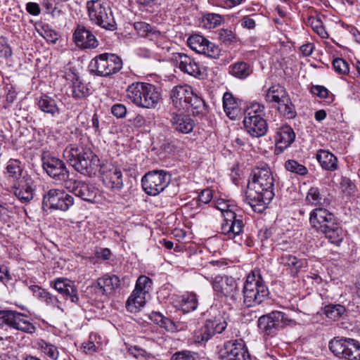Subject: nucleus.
<instances>
[{
	"label": "nucleus",
	"instance_id": "f257e3e1",
	"mask_svg": "<svg viewBox=\"0 0 360 360\" xmlns=\"http://www.w3.org/2000/svg\"><path fill=\"white\" fill-rule=\"evenodd\" d=\"M309 222L318 232H321L336 245H339L343 238L344 232L338 224L335 222L333 214L326 209L316 208L310 213Z\"/></svg>",
	"mask_w": 360,
	"mask_h": 360
},
{
	"label": "nucleus",
	"instance_id": "f03ea898",
	"mask_svg": "<svg viewBox=\"0 0 360 360\" xmlns=\"http://www.w3.org/2000/svg\"><path fill=\"white\" fill-rule=\"evenodd\" d=\"M127 98L136 106L146 109L157 108L162 100L159 89L148 82H134L126 89Z\"/></svg>",
	"mask_w": 360,
	"mask_h": 360
},
{
	"label": "nucleus",
	"instance_id": "7ed1b4c3",
	"mask_svg": "<svg viewBox=\"0 0 360 360\" xmlns=\"http://www.w3.org/2000/svg\"><path fill=\"white\" fill-rule=\"evenodd\" d=\"M243 294V303L248 307L259 305L268 298L269 289L259 269H255L247 276Z\"/></svg>",
	"mask_w": 360,
	"mask_h": 360
},
{
	"label": "nucleus",
	"instance_id": "20e7f679",
	"mask_svg": "<svg viewBox=\"0 0 360 360\" xmlns=\"http://www.w3.org/2000/svg\"><path fill=\"white\" fill-rule=\"evenodd\" d=\"M245 195L252 210L262 213L274 196L273 181H248Z\"/></svg>",
	"mask_w": 360,
	"mask_h": 360
},
{
	"label": "nucleus",
	"instance_id": "39448f33",
	"mask_svg": "<svg viewBox=\"0 0 360 360\" xmlns=\"http://www.w3.org/2000/svg\"><path fill=\"white\" fill-rule=\"evenodd\" d=\"M86 8L92 23L107 30L114 31L117 29L112 9L107 2L103 0H89L86 3Z\"/></svg>",
	"mask_w": 360,
	"mask_h": 360
},
{
	"label": "nucleus",
	"instance_id": "423d86ee",
	"mask_svg": "<svg viewBox=\"0 0 360 360\" xmlns=\"http://www.w3.org/2000/svg\"><path fill=\"white\" fill-rule=\"evenodd\" d=\"M122 68V60L117 55L109 53L99 54L89 63V71L94 75L107 77L118 72Z\"/></svg>",
	"mask_w": 360,
	"mask_h": 360
},
{
	"label": "nucleus",
	"instance_id": "0eeeda50",
	"mask_svg": "<svg viewBox=\"0 0 360 360\" xmlns=\"http://www.w3.org/2000/svg\"><path fill=\"white\" fill-rule=\"evenodd\" d=\"M217 209L221 212L224 218L221 225V233L227 236L228 238L233 239L239 236L244 226L241 217H238L235 212L228 209L229 205L222 199L214 202Z\"/></svg>",
	"mask_w": 360,
	"mask_h": 360
},
{
	"label": "nucleus",
	"instance_id": "6e6552de",
	"mask_svg": "<svg viewBox=\"0 0 360 360\" xmlns=\"http://www.w3.org/2000/svg\"><path fill=\"white\" fill-rule=\"evenodd\" d=\"M330 351L338 359L360 360V342L354 339L335 337L328 343Z\"/></svg>",
	"mask_w": 360,
	"mask_h": 360
},
{
	"label": "nucleus",
	"instance_id": "1a4fd4ad",
	"mask_svg": "<svg viewBox=\"0 0 360 360\" xmlns=\"http://www.w3.org/2000/svg\"><path fill=\"white\" fill-rule=\"evenodd\" d=\"M94 154L87 147L82 146L67 147L63 151V158L75 169L81 174L88 173Z\"/></svg>",
	"mask_w": 360,
	"mask_h": 360
},
{
	"label": "nucleus",
	"instance_id": "9d476101",
	"mask_svg": "<svg viewBox=\"0 0 360 360\" xmlns=\"http://www.w3.org/2000/svg\"><path fill=\"white\" fill-rule=\"evenodd\" d=\"M265 100L269 103L278 104V112L288 119L294 118L296 110L285 89L280 85H273L265 94Z\"/></svg>",
	"mask_w": 360,
	"mask_h": 360
},
{
	"label": "nucleus",
	"instance_id": "9b49d317",
	"mask_svg": "<svg viewBox=\"0 0 360 360\" xmlns=\"http://www.w3.org/2000/svg\"><path fill=\"white\" fill-rule=\"evenodd\" d=\"M290 322L285 314L279 311H273L260 316L257 326L264 336H274Z\"/></svg>",
	"mask_w": 360,
	"mask_h": 360
},
{
	"label": "nucleus",
	"instance_id": "f8f14e48",
	"mask_svg": "<svg viewBox=\"0 0 360 360\" xmlns=\"http://www.w3.org/2000/svg\"><path fill=\"white\" fill-rule=\"evenodd\" d=\"M153 281L146 276L138 278L135 289L128 298L126 307L128 311L136 313L146 303V295L149 292Z\"/></svg>",
	"mask_w": 360,
	"mask_h": 360
},
{
	"label": "nucleus",
	"instance_id": "ddd939ff",
	"mask_svg": "<svg viewBox=\"0 0 360 360\" xmlns=\"http://www.w3.org/2000/svg\"><path fill=\"white\" fill-rule=\"evenodd\" d=\"M212 288L219 297L236 302L239 297V288L236 280L232 276H216L211 281Z\"/></svg>",
	"mask_w": 360,
	"mask_h": 360
},
{
	"label": "nucleus",
	"instance_id": "4468645a",
	"mask_svg": "<svg viewBox=\"0 0 360 360\" xmlns=\"http://www.w3.org/2000/svg\"><path fill=\"white\" fill-rule=\"evenodd\" d=\"M0 321L11 328L25 333L32 334L36 331V327L27 316L16 311L1 310Z\"/></svg>",
	"mask_w": 360,
	"mask_h": 360
},
{
	"label": "nucleus",
	"instance_id": "2eb2a0df",
	"mask_svg": "<svg viewBox=\"0 0 360 360\" xmlns=\"http://www.w3.org/2000/svg\"><path fill=\"white\" fill-rule=\"evenodd\" d=\"M73 198L60 189H51L44 195L43 207L53 210L67 211L73 205Z\"/></svg>",
	"mask_w": 360,
	"mask_h": 360
},
{
	"label": "nucleus",
	"instance_id": "dca6fc26",
	"mask_svg": "<svg viewBox=\"0 0 360 360\" xmlns=\"http://www.w3.org/2000/svg\"><path fill=\"white\" fill-rule=\"evenodd\" d=\"M221 360H250V355L242 340L227 341L219 352Z\"/></svg>",
	"mask_w": 360,
	"mask_h": 360
},
{
	"label": "nucleus",
	"instance_id": "f3484780",
	"mask_svg": "<svg viewBox=\"0 0 360 360\" xmlns=\"http://www.w3.org/2000/svg\"><path fill=\"white\" fill-rule=\"evenodd\" d=\"M188 46L196 53L212 58H218L220 49L200 34H193L187 39Z\"/></svg>",
	"mask_w": 360,
	"mask_h": 360
},
{
	"label": "nucleus",
	"instance_id": "a211bd4d",
	"mask_svg": "<svg viewBox=\"0 0 360 360\" xmlns=\"http://www.w3.org/2000/svg\"><path fill=\"white\" fill-rule=\"evenodd\" d=\"M173 60L184 73L195 77H200L203 75V67L194 58L186 53H175L173 54Z\"/></svg>",
	"mask_w": 360,
	"mask_h": 360
},
{
	"label": "nucleus",
	"instance_id": "6ab92c4d",
	"mask_svg": "<svg viewBox=\"0 0 360 360\" xmlns=\"http://www.w3.org/2000/svg\"><path fill=\"white\" fill-rule=\"evenodd\" d=\"M42 166L51 178L58 177L62 180H65L68 178V172L65 164L62 160L56 157L51 156L49 154L43 155Z\"/></svg>",
	"mask_w": 360,
	"mask_h": 360
},
{
	"label": "nucleus",
	"instance_id": "aec40b11",
	"mask_svg": "<svg viewBox=\"0 0 360 360\" xmlns=\"http://www.w3.org/2000/svg\"><path fill=\"white\" fill-rule=\"evenodd\" d=\"M295 139V134L289 125H283L278 128L274 137L275 154L279 155L283 153L293 143Z\"/></svg>",
	"mask_w": 360,
	"mask_h": 360
},
{
	"label": "nucleus",
	"instance_id": "412c9836",
	"mask_svg": "<svg viewBox=\"0 0 360 360\" xmlns=\"http://www.w3.org/2000/svg\"><path fill=\"white\" fill-rule=\"evenodd\" d=\"M76 45L81 49H94L98 46V41L94 34L83 25H77L73 34Z\"/></svg>",
	"mask_w": 360,
	"mask_h": 360
},
{
	"label": "nucleus",
	"instance_id": "4be33fe9",
	"mask_svg": "<svg viewBox=\"0 0 360 360\" xmlns=\"http://www.w3.org/2000/svg\"><path fill=\"white\" fill-rule=\"evenodd\" d=\"M65 186L86 201H91L96 195V188L86 181H65Z\"/></svg>",
	"mask_w": 360,
	"mask_h": 360
},
{
	"label": "nucleus",
	"instance_id": "5701e85b",
	"mask_svg": "<svg viewBox=\"0 0 360 360\" xmlns=\"http://www.w3.org/2000/svg\"><path fill=\"white\" fill-rule=\"evenodd\" d=\"M192 88L188 85L174 86L170 93V98L174 107L179 110L188 108V99L192 96Z\"/></svg>",
	"mask_w": 360,
	"mask_h": 360
},
{
	"label": "nucleus",
	"instance_id": "b1692460",
	"mask_svg": "<svg viewBox=\"0 0 360 360\" xmlns=\"http://www.w3.org/2000/svg\"><path fill=\"white\" fill-rule=\"evenodd\" d=\"M243 124L248 133L252 137L263 136L268 129L266 120L259 116H245Z\"/></svg>",
	"mask_w": 360,
	"mask_h": 360
},
{
	"label": "nucleus",
	"instance_id": "393cba45",
	"mask_svg": "<svg viewBox=\"0 0 360 360\" xmlns=\"http://www.w3.org/2000/svg\"><path fill=\"white\" fill-rule=\"evenodd\" d=\"M36 104L41 112L52 117H57L60 114V108L58 101L46 94L41 95L37 98Z\"/></svg>",
	"mask_w": 360,
	"mask_h": 360
},
{
	"label": "nucleus",
	"instance_id": "a878e982",
	"mask_svg": "<svg viewBox=\"0 0 360 360\" xmlns=\"http://www.w3.org/2000/svg\"><path fill=\"white\" fill-rule=\"evenodd\" d=\"M169 119L173 127L179 132L188 134L193 129L194 122L187 115L172 112Z\"/></svg>",
	"mask_w": 360,
	"mask_h": 360
},
{
	"label": "nucleus",
	"instance_id": "bb28decb",
	"mask_svg": "<svg viewBox=\"0 0 360 360\" xmlns=\"http://www.w3.org/2000/svg\"><path fill=\"white\" fill-rule=\"evenodd\" d=\"M120 278L114 274H106L97 279V286L103 295L112 294L120 285Z\"/></svg>",
	"mask_w": 360,
	"mask_h": 360
},
{
	"label": "nucleus",
	"instance_id": "cd10ccee",
	"mask_svg": "<svg viewBox=\"0 0 360 360\" xmlns=\"http://www.w3.org/2000/svg\"><path fill=\"white\" fill-rule=\"evenodd\" d=\"M242 101L233 96L229 92H226L223 96V107L226 115L231 119L235 120L241 112Z\"/></svg>",
	"mask_w": 360,
	"mask_h": 360
},
{
	"label": "nucleus",
	"instance_id": "c85d7f7f",
	"mask_svg": "<svg viewBox=\"0 0 360 360\" xmlns=\"http://www.w3.org/2000/svg\"><path fill=\"white\" fill-rule=\"evenodd\" d=\"M5 174L6 177L19 180L25 179L26 177V172L22 162L17 159H11L7 162Z\"/></svg>",
	"mask_w": 360,
	"mask_h": 360
},
{
	"label": "nucleus",
	"instance_id": "c756f323",
	"mask_svg": "<svg viewBox=\"0 0 360 360\" xmlns=\"http://www.w3.org/2000/svg\"><path fill=\"white\" fill-rule=\"evenodd\" d=\"M280 263L286 266L292 276H296L303 266V261L295 256L288 253L283 254L280 258Z\"/></svg>",
	"mask_w": 360,
	"mask_h": 360
},
{
	"label": "nucleus",
	"instance_id": "7c9ffc66",
	"mask_svg": "<svg viewBox=\"0 0 360 360\" xmlns=\"http://www.w3.org/2000/svg\"><path fill=\"white\" fill-rule=\"evenodd\" d=\"M316 159L322 168L326 170L333 171L338 168V159L331 153L320 150L316 154Z\"/></svg>",
	"mask_w": 360,
	"mask_h": 360
},
{
	"label": "nucleus",
	"instance_id": "2f4dec72",
	"mask_svg": "<svg viewBox=\"0 0 360 360\" xmlns=\"http://www.w3.org/2000/svg\"><path fill=\"white\" fill-rule=\"evenodd\" d=\"M150 319L155 324L165 328L167 331L173 333L176 330L174 322L170 319L163 316L160 312L152 311L150 314Z\"/></svg>",
	"mask_w": 360,
	"mask_h": 360
},
{
	"label": "nucleus",
	"instance_id": "473e14b6",
	"mask_svg": "<svg viewBox=\"0 0 360 360\" xmlns=\"http://www.w3.org/2000/svg\"><path fill=\"white\" fill-rule=\"evenodd\" d=\"M37 348L51 360H58L59 351L58 347L44 340H39L36 343Z\"/></svg>",
	"mask_w": 360,
	"mask_h": 360
},
{
	"label": "nucleus",
	"instance_id": "72a5a7b5",
	"mask_svg": "<svg viewBox=\"0 0 360 360\" xmlns=\"http://www.w3.org/2000/svg\"><path fill=\"white\" fill-rule=\"evenodd\" d=\"M252 72L250 65L245 62H237L229 66V73L238 79H245Z\"/></svg>",
	"mask_w": 360,
	"mask_h": 360
},
{
	"label": "nucleus",
	"instance_id": "f704fd0d",
	"mask_svg": "<svg viewBox=\"0 0 360 360\" xmlns=\"http://www.w3.org/2000/svg\"><path fill=\"white\" fill-rule=\"evenodd\" d=\"M205 323L210 331L212 336L215 334H221L227 327V322L221 316H216L212 319H207Z\"/></svg>",
	"mask_w": 360,
	"mask_h": 360
},
{
	"label": "nucleus",
	"instance_id": "c9c22d12",
	"mask_svg": "<svg viewBox=\"0 0 360 360\" xmlns=\"http://www.w3.org/2000/svg\"><path fill=\"white\" fill-rule=\"evenodd\" d=\"M90 89L88 84L76 79L72 82V96L77 100H82L86 98L90 95Z\"/></svg>",
	"mask_w": 360,
	"mask_h": 360
},
{
	"label": "nucleus",
	"instance_id": "e433bc0d",
	"mask_svg": "<svg viewBox=\"0 0 360 360\" xmlns=\"http://www.w3.org/2000/svg\"><path fill=\"white\" fill-rule=\"evenodd\" d=\"M198 299L195 294L188 293L181 297L179 307L184 313H188L196 309Z\"/></svg>",
	"mask_w": 360,
	"mask_h": 360
},
{
	"label": "nucleus",
	"instance_id": "4c0bfd02",
	"mask_svg": "<svg viewBox=\"0 0 360 360\" xmlns=\"http://www.w3.org/2000/svg\"><path fill=\"white\" fill-rule=\"evenodd\" d=\"M33 188L26 181L18 186H14V194L22 202H29L33 198Z\"/></svg>",
	"mask_w": 360,
	"mask_h": 360
},
{
	"label": "nucleus",
	"instance_id": "58836bf2",
	"mask_svg": "<svg viewBox=\"0 0 360 360\" xmlns=\"http://www.w3.org/2000/svg\"><path fill=\"white\" fill-rule=\"evenodd\" d=\"M169 184V181H141L144 191L150 195H156L162 192Z\"/></svg>",
	"mask_w": 360,
	"mask_h": 360
},
{
	"label": "nucleus",
	"instance_id": "ea45409f",
	"mask_svg": "<svg viewBox=\"0 0 360 360\" xmlns=\"http://www.w3.org/2000/svg\"><path fill=\"white\" fill-rule=\"evenodd\" d=\"M75 285L71 281L63 278H58L51 283V286L53 287L57 292L60 293L63 297H65L70 293L71 288H74Z\"/></svg>",
	"mask_w": 360,
	"mask_h": 360
},
{
	"label": "nucleus",
	"instance_id": "a19ab883",
	"mask_svg": "<svg viewBox=\"0 0 360 360\" xmlns=\"http://www.w3.org/2000/svg\"><path fill=\"white\" fill-rule=\"evenodd\" d=\"M39 299L46 303V305L56 309L61 312H64L63 304L62 300H60L58 297L51 294L49 292L46 291L42 292V295H39Z\"/></svg>",
	"mask_w": 360,
	"mask_h": 360
},
{
	"label": "nucleus",
	"instance_id": "79ce46f5",
	"mask_svg": "<svg viewBox=\"0 0 360 360\" xmlns=\"http://www.w3.org/2000/svg\"><path fill=\"white\" fill-rule=\"evenodd\" d=\"M212 335L206 324L195 330L193 335V341L195 344L202 345L207 342L211 338Z\"/></svg>",
	"mask_w": 360,
	"mask_h": 360
},
{
	"label": "nucleus",
	"instance_id": "37998d69",
	"mask_svg": "<svg viewBox=\"0 0 360 360\" xmlns=\"http://www.w3.org/2000/svg\"><path fill=\"white\" fill-rule=\"evenodd\" d=\"M345 307L341 304H328L324 307L326 316L334 321L339 319L345 313Z\"/></svg>",
	"mask_w": 360,
	"mask_h": 360
},
{
	"label": "nucleus",
	"instance_id": "c03bdc74",
	"mask_svg": "<svg viewBox=\"0 0 360 360\" xmlns=\"http://www.w3.org/2000/svg\"><path fill=\"white\" fill-rule=\"evenodd\" d=\"M205 108L204 101L192 91V96H190L188 99V108H185V110H188L191 109L193 110V114H198L202 112Z\"/></svg>",
	"mask_w": 360,
	"mask_h": 360
},
{
	"label": "nucleus",
	"instance_id": "a18cd8bd",
	"mask_svg": "<svg viewBox=\"0 0 360 360\" xmlns=\"http://www.w3.org/2000/svg\"><path fill=\"white\" fill-rule=\"evenodd\" d=\"M41 6L45 9V13L50 14L53 18H58L63 14L61 8L58 4H55L54 0H42Z\"/></svg>",
	"mask_w": 360,
	"mask_h": 360
},
{
	"label": "nucleus",
	"instance_id": "49530a36",
	"mask_svg": "<svg viewBox=\"0 0 360 360\" xmlns=\"http://www.w3.org/2000/svg\"><path fill=\"white\" fill-rule=\"evenodd\" d=\"M150 41H153L158 48L164 49L167 44V38L165 33L157 30L155 27L152 30L147 37Z\"/></svg>",
	"mask_w": 360,
	"mask_h": 360
},
{
	"label": "nucleus",
	"instance_id": "de8ad7c7",
	"mask_svg": "<svg viewBox=\"0 0 360 360\" xmlns=\"http://www.w3.org/2000/svg\"><path fill=\"white\" fill-rule=\"evenodd\" d=\"M253 180H274L270 168L267 166L257 167L252 172Z\"/></svg>",
	"mask_w": 360,
	"mask_h": 360
},
{
	"label": "nucleus",
	"instance_id": "09e8293b",
	"mask_svg": "<svg viewBox=\"0 0 360 360\" xmlns=\"http://www.w3.org/2000/svg\"><path fill=\"white\" fill-rule=\"evenodd\" d=\"M172 175L163 169H154L146 172L141 180H171Z\"/></svg>",
	"mask_w": 360,
	"mask_h": 360
},
{
	"label": "nucleus",
	"instance_id": "8fccbe9b",
	"mask_svg": "<svg viewBox=\"0 0 360 360\" xmlns=\"http://www.w3.org/2000/svg\"><path fill=\"white\" fill-rule=\"evenodd\" d=\"M308 23L311 27L312 30L317 33L321 38H327L328 33L326 32L323 22L317 17L311 16L308 18Z\"/></svg>",
	"mask_w": 360,
	"mask_h": 360
},
{
	"label": "nucleus",
	"instance_id": "3c124183",
	"mask_svg": "<svg viewBox=\"0 0 360 360\" xmlns=\"http://www.w3.org/2000/svg\"><path fill=\"white\" fill-rule=\"evenodd\" d=\"M170 360H200V356L195 352L184 349L174 353Z\"/></svg>",
	"mask_w": 360,
	"mask_h": 360
},
{
	"label": "nucleus",
	"instance_id": "603ef678",
	"mask_svg": "<svg viewBox=\"0 0 360 360\" xmlns=\"http://www.w3.org/2000/svg\"><path fill=\"white\" fill-rule=\"evenodd\" d=\"M221 22V15L214 13H207L202 18L203 27L209 30L215 28Z\"/></svg>",
	"mask_w": 360,
	"mask_h": 360
},
{
	"label": "nucleus",
	"instance_id": "864d4df0",
	"mask_svg": "<svg viewBox=\"0 0 360 360\" xmlns=\"http://www.w3.org/2000/svg\"><path fill=\"white\" fill-rule=\"evenodd\" d=\"M285 167L288 171L301 176L305 175L307 173V167L295 160H288L285 164Z\"/></svg>",
	"mask_w": 360,
	"mask_h": 360
},
{
	"label": "nucleus",
	"instance_id": "5fc2aeb1",
	"mask_svg": "<svg viewBox=\"0 0 360 360\" xmlns=\"http://www.w3.org/2000/svg\"><path fill=\"white\" fill-rule=\"evenodd\" d=\"M37 32L49 42L54 44L58 40L56 32L51 30L48 25H43L40 30H37Z\"/></svg>",
	"mask_w": 360,
	"mask_h": 360
},
{
	"label": "nucleus",
	"instance_id": "6e6d98bb",
	"mask_svg": "<svg viewBox=\"0 0 360 360\" xmlns=\"http://www.w3.org/2000/svg\"><path fill=\"white\" fill-rule=\"evenodd\" d=\"M265 108L264 105L259 103H252L248 108L245 116H252V117H263L265 115Z\"/></svg>",
	"mask_w": 360,
	"mask_h": 360
},
{
	"label": "nucleus",
	"instance_id": "4d7b16f0",
	"mask_svg": "<svg viewBox=\"0 0 360 360\" xmlns=\"http://www.w3.org/2000/svg\"><path fill=\"white\" fill-rule=\"evenodd\" d=\"M134 27L141 37L146 38L154 28V27L143 21L135 22Z\"/></svg>",
	"mask_w": 360,
	"mask_h": 360
},
{
	"label": "nucleus",
	"instance_id": "13d9d810",
	"mask_svg": "<svg viewBox=\"0 0 360 360\" xmlns=\"http://www.w3.org/2000/svg\"><path fill=\"white\" fill-rule=\"evenodd\" d=\"M332 64L335 71L338 74L346 75L349 72L348 63L341 58H335Z\"/></svg>",
	"mask_w": 360,
	"mask_h": 360
},
{
	"label": "nucleus",
	"instance_id": "bf43d9fd",
	"mask_svg": "<svg viewBox=\"0 0 360 360\" xmlns=\"http://www.w3.org/2000/svg\"><path fill=\"white\" fill-rule=\"evenodd\" d=\"M322 195L319 189L316 187H311L307 193V200L313 205H321Z\"/></svg>",
	"mask_w": 360,
	"mask_h": 360
},
{
	"label": "nucleus",
	"instance_id": "052dcab7",
	"mask_svg": "<svg viewBox=\"0 0 360 360\" xmlns=\"http://www.w3.org/2000/svg\"><path fill=\"white\" fill-rule=\"evenodd\" d=\"M0 281L7 288L14 285L15 280L13 278L6 266H0Z\"/></svg>",
	"mask_w": 360,
	"mask_h": 360
},
{
	"label": "nucleus",
	"instance_id": "680f3d73",
	"mask_svg": "<svg viewBox=\"0 0 360 360\" xmlns=\"http://www.w3.org/2000/svg\"><path fill=\"white\" fill-rule=\"evenodd\" d=\"M219 40L226 46H230L236 41V37L232 31L222 30L219 32Z\"/></svg>",
	"mask_w": 360,
	"mask_h": 360
},
{
	"label": "nucleus",
	"instance_id": "e2e57ef3",
	"mask_svg": "<svg viewBox=\"0 0 360 360\" xmlns=\"http://www.w3.org/2000/svg\"><path fill=\"white\" fill-rule=\"evenodd\" d=\"M127 352L136 359L149 357V354L138 346H129L126 344Z\"/></svg>",
	"mask_w": 360,
	"mask_h": 360
},
{
	"label": "nucleus",
	"instance_id": "0e129e2a",
	"mask_svg": "<svg viewBox=\"0 0 360 360\" xmlns=\"http://www.w3.org/2000/svg\"><path fill=\"white\" fill-rule=\"evenodd\" d=\"M12 55V51L5 38H0V57L8 58Z\"/></svg>",
	"mask_w": 360,
	"mask_h": 360
},
{
	"label": "nucleus",
	"instance_id": "69168bd1",
	"mask_svg": "<svg viewBox=\"0 0 360 360\" xmlns=\"http://www.w3.org/2000/svg\"><path fill=\"white\" fill-rule=\"evenodd\" d=\"M340 189L342 193L350 195L356 192V186L354 185L353 181H341Z\"/></svg>",
	"mask_w": 360,
	"mask_h": 360
},
{
	"label": "nucleus",
	"instance_id": "338daca9",
	"mask_svg": "<svg viewBox=\"0 0 360 360\" xmlns=\"http://www.w3.org/2000/svg\"><path fill=\"white\" fill-rule=\"evenodd\" d=\"M111 112L115 117L122 118L126 115L127 108L123 104H115L111 108Z\"/></svg>",
	"mask_w": 360,
	"mask_h": 360
},
{
	"label": "nucleus",
	"instance_id": "774afa93",
	"mask_svg": "<svg viewBox=\"0 0 360 360\" xmlns=\"http://www.w3.org/2000/svg\"><path fill=\"white\" fill-rule=\"evenodd\" d=\"M311 92L320 98H325L328 96V90L323 86H313L311 89Z\"/></svg>",
	"mask_w": 360,
	"mask_h": 360
}]
</instances>
